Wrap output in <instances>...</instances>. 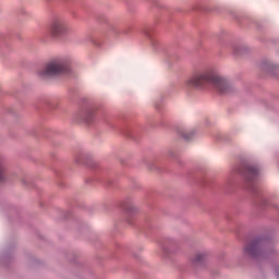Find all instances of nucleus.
Segmentation results:
<instances>
[{"label": "nucleus", "instance_id": "1", "mask_svg": "<svg viewBox=\"0 0 279 279\" xmlns=\"http://www.w3.org/2000/svg\"><path fill=\"white\" fill-rule=\"evenodd\" d=\"M184 86L186 88H207V86H213L222 95L232 90V85L226 77L219 75V72H217L215 68H207L199 72H195L185 80Z\"/></svg>", "mask_w": 279, "mask_h": 279}, {"label": "nucleus", "instance_id": "2", "mask_svg": "<svg viewBox=\"0 0 279 279\" xmlns=\"http://www.w3.org/2000/svg\"><path fill=\"white\" fill-rule=\"evenodd\" d=\"M64 73H69V60L58 58L47 63L40 75L43 77H53V75H62Z\"/></svg>", "mask_w": 279, "mask_h": 279}, {"label": "nucleus", "instance_id": "3", "mask_svg": "<svg viewBox=\"0 0 279 279\" xmlns=\"http://www.w3.org/2000/svg\"><path fill=\"white\" fill-rule=\"evenodd\" d=\"M244 254L253 258H258V256H263V254H269L267 241L264 239L253 240L244 247Z\"/></svg>", "mask_w": 279, "mask_h": 279}, {"label": "nucleus", "instance_id": "4", "mask_svg": "<svg viewBox=\"0 0 279 279\" xmlns=\"http://www.w3.org/2000/svg\"><path fill=\"white\" fill-rule=\"evenodd\" d=\"M66 32H69V26H66V22L61 19H56L50 24L49 33L50 36H53V38H58V36H63V34H66Z\"/></svg>", "mask_w": 279, "mask_h": 279}, {"label": "nucleus", "instance_id": "5", "mask_svg": "<svg viewBox=\"0 0 279 279\" xmlns=\"http://www.w3.org/2000/svg\"><path fill=\"white\" fill-rule=\"evenodd\" d=\"M258 175V168L254 167V166H247L244 170V177L246 178V180H248V182H252V180H254V178H256Z\"/></svg>", "mask_w": 279, "mask_h": 279}, {"label": "nucleus", "instance_id": "6", "mask_svg": "<svg viewBox=\"0 0 279 279\" xmlns=\"http://www.w3.org/2000/svg\"><path fill=\"white\" fill-rule=\"evenodd\" d=\"M206 258H208V253H206V252L196 253L192 257V263H193V265H202V263H204L206 260Z\"/></svg>", "mask_w": 279, "mask_h": 279}, {"label": "nucleus", "instance_id": "7", "mask_svg": "<svg viewBox=\"0 0 279 279\" xmlns=\"http://www.w3.org/2000/svg\"><path fill=\"white\" fill-rule=\"evenodd\" d=\"M184 138L186 140V141H191V137L190 136H184Z\"/></svg>", "mask_w": 279, "mask_h": 279}, {"label": "nucleus", "instance_id": "8", "mask_svg": "<svg viewBox=\"0 0 279 279\" xmlns=\"http://www.w3.org/2000/svg\"><path fill=\"white\" fill-rule=\"evenodd\" d=\"M86 122H87V123H90V118H87V119H86Z\"/></svg>", "mask_w": 279, "mask_h": 279}]
</instances>
